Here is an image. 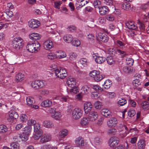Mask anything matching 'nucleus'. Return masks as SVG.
Instances as JSON below:
<instances>
[{
	"label": "nucleus",
	"mask_w": 149,
	"mask_h": 149,
	"mask_svg": "<svg viewBox=\"0 0 149 149\" xmlns=\"http://www.w3.org/2000/svg\"><path fill=\"white\" fill-rule=\"evenodd\" d=\"M40 45L37 41H34V42H29L26 46L27 49L31 53L37 52L40 49Z\"/></svg>",
	"instance_id": "f257e3e1"
},
{
	"label": "nucleus",
	"mask_w": 149,
	"mask_h": 149,
	"mask_svg": "<svg viewBox=\"0 0 149 149\" xmlns=\"http://www.w3.org/2000/svg\"><path fill=\"white\" fill-rule=\"evenodd\" d=\"M53 70L55 75L58 78L63 79L67 76V72L66 69L62 68H54Z\"/></svg>",
	"instance_id": "f03ea898"
},
{
	"label": "nucleus",
	"mask_w": 149,
	"mask_h": 149,
	"mask_svg": "<svg viewBox=\"0 0 149 149\" xmlns=\"http://www.w3.org/2000/svg\"><path fill=\"white\" fill-rule=\"evenodd\" d=\"M23 39L20 37L14 38L12 40V45L13 48L18 50L22 47L23 43Z\"/></svg>",
	"instance_id": "7ed1b4c3"
},
{
	"label": "nucleus",
	"mask_w": 149,
	"mask_h": 149,
	"mask_svg": "<svg viewBox=\"0 0 149 149\" xmlns=\"http://www.w3.org/2000/svg\"><path fill=\"white\" fill-rule=\"evenodd\" d=\"M89 76L93 78L95 81L98 82L101 80L104 77L100 74V72L96 70L91 71L89 73Z\"/></svg>",
	"instance_id": "20e7f679"
},
{
	"label": "nucleus",
	"mask_w": 149,
	"mask_h": 149,
	"mask_svg": "<svg viewBox=\"0 0 149 149\" xmlns=\"http://www.w3.org/2000/svg\"><path fill=\"white\" fill-rule=\"evenodd\" d=\"M45 85V81L43 80H36L31 83L32 87L35 89L41 88Z\"/></svg>",
	"instance_id": "39448f33"
},
{
	"label": "nucleus",
	"mask_w": 149,
	"mask_h": 149,
	"mask_svg": "<svg viewBox=\"0 0 149 149\" xmlns=\"http://www.w3.org/2000/svg\"><path fill=\"white\" fill-rule=\"evenodd\" d=\"M118 129L120 132L119 135L122 138L125 137L128 134V128L124 125H120Z\"/></svg>",
	"instance_id": "423d86ee"
},
{
	"label": "nucleus",
	"mask_w": 149,
	"mask_h": 149,
	"mask_svg": "<svg viewBox=\"0 0 149 149\" xmlns=\"http://www.w3.org/2000/svg\"><path fill=\"white\" fill-rule=\"evenodd\" d=\"M83 111L80 108H75L72 111V117L75 120L80 118L82 116Z\"/></svg>",
	"instance_id": "0eeeda50"
},
{
	"label": "nucleus",
	"mask_w": 149,
	"mask_h": 149,
	"mask_svg": "<svg viewBox=\"0 0 149 149\" xmlns=\"http://www.w3.org/2000/svg\"><path fill=\"white\" fill-rule=\"evenodd\" d=\"M93 56L95 59V61L97 63L102 64L105 61V58L103 56H99L97 53L94 54Z\"/></svg>",
	"instance_id": "6e6552de"
},
{
	"label": "nucleus",
	"mask_w": 149,
	"mask_h": 149,
	"mask_svg": "<svg viewBox=\"0 0 149 149\" xmlns=\"http://www.w3.org/2000/svg\"><path fill=\"white\" fill-rule=\"evenodd\" d=\"M56 100H59L62 102H69L72 100V98L69 97L68 96H57L55 97Z\"/></svg>",
	"instance_id": "1a4fd4ad"
},
{
	"label": "nucleus",
	"mask_w": 149,
	"mask_h": 149,
	"mask_svg": "<svg viewBox=\"0 0 149 149\" xmlns=\"http://www.w3.org/2000/svg\"><path fill=\"white\" fill-rule=\"evenodd\" d=\"M28 24L29 27L32 29L36 28L40 25L39 21L35 19L30 20Z\"/></svg>",
	"instance_id": "9d476101"
},
{
	"label": "nucleus",
	"mask_w": 149,
	"mask_h": 149,
	"mask_svg": "<svg viewBox=\"0 0 149 149\" xmlns=\"http://www.w3.org/2000/svg\"><path fill=\"white\" fill-rule=\"evenodd\" d=\"M88 116L91 121L93 122L97 119L98 115L97 111H92L89 112Z\"/></svg>",
	"instance_id": "9b49d317"
},
{
	"label": "nucleus",
	"mask_w": 149,
	"mask_h": 149,
	"mask_svg": "<svg viewBox=\"0 0 149 149\" xmlns=\"http://www.w3.org/2000/svg\"><path fill=\"white\" fill-rule=\"evenodd\" d=\"M54 45L53 42L48 40L45 41L43 43V47L47 50H49L54 47Z\"/></svg>",
	"instance_id": "f8f14e48"
},
{
	"label": "nucleus",
	"mask_w": 149,
	"mask_h": 149,
	"mask_svg": "<svg viewBox=\"0 0 149 149\" xmlns=\"http://www.w3.org/2000/svg\"><path fill=\"white\" fill-rule=\"evenodd\" d=\"M118 123V121L116 118L112 117L110 118L107 122V125L109 127H115Z\"/></svg>",
	"instance_id": "ddd939ff"
},
{
	"label": "nucleus",
	"mask_w": 149,
	"mask_h": 149,
	"mask_svg": "<svg viewBox=\"0 0 149 149\" xmlns=\"http://www.w3.org/2000/svg\"><path fill=\"white\" fill-rule=\"evenodd\" d=\"M119 142L118 138L116 137L111 138L109 141V145L111 147H114L117 145Z\"/></svg>",
	"instance_id": "4468645a"
},
{
	"label": "nucleus",
	"mask_w": 149,
	"mask_h": 149,
	"mask_svg": "<svg viewBox=\"0 0 149 149\" xmlns=\"http://www.w3.org/2000/svg\"><path fill=\"white\" fill-rule=\"evenodd\" d=\"M93 105L90 102H86L84 104V108L86 113H88L92 110Z\"/></svg>",
	"instance_id": "2eb2a0df"
},
{
	"label": "nucleus",
	"mask_w": 149,
	"mask_h": 149,
	"mask_svg": "<svg viewBox=\"0 0 149 149\" xmlns=\"http://www.w3.org/2000/svg\"><path fill=\"white\" fill-rule=\"evenodd\" d=\"M102 115L106 118L110 117L112 116V113L109 109L107 108H103L101 111Z\"/></svg>",
	"instance_id": "dca6fc26"
},
{
	"label": "nucleus",
	"mask_w": 149,
	"mask_h": 149,
	"mask_svg": "<svg viewBox=\"0 0 149 149\" xmlns=\"http://www.w3.org/2000/svg\"><path fill=\"white\" fill-rule=\"evenodd\" d=\"M51 139V136L49 134H44L41 138L40 141L42 143L47 142Z\"/></svg>",
	"instance_id": "f3484780"
},
{
	"label": "nucleus",
	"mask_w": 149,
	"mask_h": 149,
	"mask_svg": "<svg viewBox=\"0 0 149 149\" xmlns=\"http://www.w3.org/2000/svg\"><path fill=\"white\" fill-rule=\"evenodd\" d=\"M29 37L30 39L33 41H36L40 39L41 36L38 33H33L29 34Z\"/></svg>",
	"instance_id": "a211bd4d"
},
{
	"label": "nucleus",
	"mask_w": 149,
	"mask_h": 149,
	"mask_svg": "<svg viewBox=\"0 0 149 149\" xmlns=\"http://www.w3.org/2000/svg\"><path fill=\"white\" fill-rule=\"evenodd\" d=\"M97 38L99 40L105 42H107L108 40L107 35L104 33L98 34Z\"/></svg>",
	"instance_id": "6ab92c4d"
},
{
	"label": "nucleus",
	"mask_w": 149,
	"mask_h": 149,
	"mask_svg": "<svg viewBox=\"0 0 149 149\" xmlns=\"http://www.w3.org/2000/svg\"><path fill=\"white\" fill-rule=\"evenodd\" d=\"M42 125L44 127L48 128H51L54 127V125L53 122L48 120L44 121L42 123Z\"/></svg>",
	"instance_id": "aec40b11"
},
{
	"label": "nucleus",
	"mask_w": 149,
	"mask_h": 149,
	"mask_svg": "<svg viewBox=\"0 0 149 149\" xmlns=\"http://www.w3.org/2000/svg\"><path fill=\"white\" fill-rule=\"evenodd\" d=\"M125 25L129 29L137 30V27L133 21L126 22Z\"/></svg>",
	"instance_id": "412c9836"
},
{
	"label": "nucleus",
	"mask_w": 149,
	"mask_h": 149,
	"mask_svg": "<svg viewBox=\"0 0 149 149\" xmlns=\"http://www.w3.org/2000/svg\"><path fill=\"white\" fill-rule=\"evenodd\" d=\"M67 83L68 86L70 87H74L75 86V80L72 77H69L67 80Z\"/></svg>",
	"instance_id": "4be33fe9"
},
{
	"label": "nucleus",
	"mask_w": 149,
	"mask_h": 149,
	"mask_svg": "<svg viewBox=\"0 0 149 149\" xmlns=\"http://www.w3.org/2000/svg\"><path fill=\"white\" fill-rule=\"evenodd\" d=\"M81 92L83 95H86L91 92V89L87 85L83 86L81 88Z\"/></svg>",
	"instance_id": "5701e85b"
},
{
	"label": "nucleus",
	"mask_w": 149,
	"mask_h": 149,
	"mask_svg": "<svg viewBox=\"0 0 149 149\" xmlns=\"http://www.w3.org/2000/svg\"><path fill=\"white\" fill-rule=\"evenodd\" d=\"M99 9L100 14L102 15H106L109 11L108 7L106 6H101L99 8Z\"/></svg>",
	"instance_id": "b1692460"
},
{
	"label": "nucleus",
	"mask_w": 149,
	"mask_h": 149,
	"mask_svg": "<svg viewBox=\"0 0 149 149\" xmlns=\"http://www.w3.org/2000/svg\"><path fill=\"white\" fill-rule=\"evenodd\" d=\"M76 144L78 146H82L84 145V141L83 139L81 137L77 138L75 141Z\"/></svg>",
	"instance_id": "393cba45"
},
{
	"label": "nucleus",
	"mask_w": 149,
	"mask_h": 149,
	"mask_svg": "<svg viewBox=\"0 0 149 149\" xmlns=\"http://www.w3.org/2000/svg\"><path fill=\"white\" fill-rule=\"evenodd\" d=\"M52 101L49 100H46L42 102L40 105L45 107H50L52 105Z\"/></svg>",
	"instance_id": "a878e982"
},
{
	"label": "nucleus",
	"mask_w": 149,
	"mask_h": 149,
	"mask_svg": "<svg viewBox=\"0 0 149 149\" xmlns=\"http://www.w3.org/2000/svg\"><path fill=\"white\" fill-rule=\"evenodd\" d=\"M51 117L55 119L56 120H59L62 116V115L60 112L56 111L53 115H51Z\"/></svg>",
	"instance_id": "bb28decb"
},
{
	"label": "nucleus",
	"mask_w": 149,
	"mask_h": 149,
	"mask_svg": "<svg viewBox=\"0 0 149 149\" xmlns=\"http://www.w3.org/2000/svg\"><path fill=\"white\" fill-rule=\"evenodd\" d=\"M90 121L91 120L89 118L84 117L81 119L80 123L82 126H86L88 124Z\"/></svg>",
	"instance_id": "cd10ccee"
},
{
	"label": "nucleus",
	"mask_w": 149,
	"mask_h": 149,
	"mask_svg": "<svg viewBox=\"0 0 149 149\" xmlns=\"http://www.w3.org/2000/svg\"><path fill=\"white\" fill-rule=\"evenodd\" d=\"M56 54H57V58L61 59L64 58L66 56L65 53L62 51H57L56 52Z\"/></svg>",
	"instance_id": "c85d7f7f"
},
{
	"label": "nucleus",
	"mask_w": 149,
	"mask_h": 149,
	"mask_svg": "<svg viewBox=\"0 0 149 149\" xmlns=\"http://www.w3.org/2000/svg\"><path fill=\"white\" fill-rule=\"evenodd\" d=\"M137 146L139 149H144L145 147V141L143 139L139 140L137 143Z\"/></svg>",
	"instance_id": "c756f323"
},
{
	"label": "nucleus",
	"mask_w": 149,
	"mask_h": 149,
	"mask_svg": "<svg viewBox=\"0 0 149 149\" xmlns=\"http://www.w3.org/2000/svg\"><path fill=\"white\" fill-rule=\"evenodd\" d=\"M141 105L143 110L146 111L149 110V103L147 101H145L143 102Z\"/></svg>",
	"instance_id": "7c9ffc66"
},
{
	"label": "nucleus",
	"mask_w": 149,
	"mask_h": 149,
	"mask_svg": "<svg viewBox=\"0 0 149 149\" xmlns=\"http://www.w3.org/2000/svg\"><path fill=\"white\" fill-rule=\"evenodd\" d=\"M85 0H78L76 3V6L77 8H81L85 5Z\"/></svg>",
	"instance_id": "2f4dec72"
},
{
	"label": "nucleus",
	"mask_w": 149,
	"mask_h": 149,
	"mask_svg": "<svg viewBox=\"0 0 149 149\" xmlns=\"http://www.w3.org/2000/svg\"><path fill=\"white\" fill-rule=\"evenodd\" d=\"M127 103L126 100L124 98H121L117 102V104L118 107H121Z\"/></svg>",
	"instance_id": "473e14b6"
},
{
	"label": "nucleus",
	"mask_w": 149,
	"mask_h": 149,
	"mask_svg": "<svg viewBox=\"0 0 149 149\" xmlns=\"http://www.w3.org/2000/svg\"><path fill=\"white\" fill-rule=\"evenodd\" d=\"M8 116L10 117H14L15 120L19 117V115L17 113L14 111H9L8 113Z\"/></svg>",
	"instance_id": "72a5a7b5"
},
{
	"label": "nucleus",
	"mask_w": 149,
	"mask_h": 149,
	"mask_svg": "<svg viewBox=\"0 0 149 149\" xmlns=\"http://www.w3.org/2000/svg\"><path fill=\"white\" fill-rule=\"evenodd\" d=\"M24 77V75L21 73H18L16 74L15 79L17 82L21 81L23 79Z\"/></svg>",
	"instance_id": "f704fd0d"
},
{
	"label": "nucleus",
	"mask_w": 149,
	"mask_h": 149,
	"mask_svg": "<svg viewBox=\"0 0 149 149\" xmlns=\"http://www.w3.org/2000/svg\"><path fill=\"white\" fill-rule=\"evenodd\" d=\"M73 37L71 35H65L64 37V40L66 42L69 43L72 40Z\"/></svg>",
	"instance_id": "c9c22d12"
},
{
	"label": "nucleus",
	"mask_w": 149,
	"mask_h": 149,
	"mask_svg": "<svg viewBox=\"0 0 149 149\" xmlns=\"http://www.w3.org/2000/svg\"><path fill=\"white\" fill-rule=\"evenodd\" d=\"M47 58L49 60H54L57 58V54L53 53H50L47 55Z\"/></svg>",
	"instance_id": "e433bc0d"
},
{
	"label": "nucleus",
	"mask_w": 149,
	"mask_h": 149,
	"mask_svg": "<svg viewBox=\"0 0 149 149\" xmlns=\"http://www.w3.org/2000/svg\"><path fill=\"white\" fill-rule=\"evenodd\" d=\"M33 135V138L35 140L38 139L42 134V130H39L37 132H34Z\"/></svg>",
	"instance_id": "4c0bfd02"
},
{
	"label": "nucleus",
	"mask_w": 149,
	"mask_h": 149,
	"mask_svg": "<svg viewBox=\"0 0 149 149\" xmlns=\"http://www.w3.org/2000/svg\"><path fill=\"white\" fill-rule=\"evenodd\" d=\"M26 103L27 105L30 106L35 102L34 99L31 97H28L26 98Z\"/></svg>",
	"instance_id": "58836bf2"
},
{
	"label": "nucleus",
	"mask_w": 149,
	"mask_h": 149,
	"mask_svg": "<svg viewBox=\"0 0 149 149\" xmlns=\"http://www.w3.org/2000/svg\"><path fill=\"white\" fill-rule=\"evenodd\" d=\"M8 131L7 127L4 125H0V133H6Z\"/></svg>",
	"instance_id": "ea45409f"
},
{
	"label": "nucleus",
	"mask_w": 149,
	"mask_h": 149,
	"mask_svg": "<svg viewBox=\"0 0 149 149\" xmlns=\"http://www.w3.org/2000/svg\"><path fill=\"white\" fill-rule=\"evenodd\" d=\"M68 134V131L66 129H64L59 132V135L60 137L63 138L67 135Z\"/></svg>",
	"instance_id": "a19ab883"
},
{
	"label": "nucleus",
	"mask_w": 149,
	"mask_h": 149,
	"mask_svg": "<svg viewBox=\"0 0 149 149\" xmlns=\"http://www.w3.org/2000/svg\"><path fill=\"white\" fill-rule=\"evenodd\" d=\"M31 128L30 126H26L23 129V133L27 135H29V134L31 132Z\"/></svg>",
	"instance_id": "79ce46f5"
},
{
	"label": "nucleus",
	"mask_w": 149,
	"mask_h": 149,
	"mask_svg": "<svg viewBox=\"0 0 149 149\" xmlns=\"http://www.w3.org/2000/svg\"><path fill=\"white\" fill-rule=\"evenodd\" d=\"M19 120L23 123H26L28 120V117L25 114H22L19 116Z\"/></svg>",
	"instance_id": "37998d69"
},
{
	"label": "nucleus",
	"mask_w": 149,
	"mask_h": 149,
	"mask_svg": "<svg viewBox=\"0 0 149 149\" xmlns=\"http://www.w3.org/2000/svg\"><path fill=\"white\" fill-rule=\"evenodd\" d=\"M112 84L111 81L109 80H107L104 82L103 86L105 89H108L111 86Z\"/></svg>",
	"instance_id": "c03bdc74"
},
{
	"label": "nucleus",
	"mask_w": 149,
	"mask_h": 149,
	"mask_svg": "<svg viewBox=\"0 0 149 149\" xmlns=\"http://www.w3.org/2000/svg\"><path fill=\"white\" fill-rule=\"evenodd\" d=\"M70 91V93H72L74 94H76L79 93V87L76 86H74V87H71Z\"/></svg>",
	"instance_id": "a18cd8bd"
},
{
	"label": "nucleus",
	"mask_w": 149,
	"mask_h": 149,
	"mask_svg": "<svg viewBox=\"0 0 149 149\" xmlns=\"http://www.w3.org/2000/svg\"><path fill=\"white\" fill-rule=\"evenodd\" d=\"M79 62L84 67L86 66L88 63L87 59L84 58H81L80 59Z\"/></svg>",
	"instance_id": "49530a36"
},
{
	"label": "nucleus",
	"mask_w": 149,
	"mask_h": 149,
	"mask_svg": "<svg viewBox=\"0 0 149 149\" xmlns=\"http://www.w3.org/2000/svg\"><path fill=\"white\" fill-rule=\"evenodd\" d=\"M92 88L94 90L99 92H102L103 91V88L98 85H92Z\"/></svg>",
	"instance_id": "de8ad7c7"
},
{
	"label": "nucleus",
	"mask_w": 149,
	"mask_h": 149,
	"mask_svg": "<svg viewBox=\"0 0 149 149\" xmlns=\"http://www.w3.org/2000/svg\"><path fill=\"white\" fill-rule=\"evenodd\" d=\"M130 7V4L129 3L125 2L121 5V8L125 10L129 9Z\"/></svg>",
	"instance_id": "09e8293b"
},
{
	"label": "nucleus",
	"mask_w": 149,
	"mask_h": 149,
	"mask_svg": "<svg viewBox=\"0 0 149 149\" xmlns=\"http://www.w3.org/2000/svg\"><path fill=\"white\" fill-rule=\"evenodd\" d=\"M117 46L120 49H123L125 48V44L120 40H118L116 41Z\"/></svg>",
	"instance_id": "8fccbe9b"
},
{
	"label": "nucleus",
	"mask_w": 149,
	"mask_h": 149,
	"mask_svg": "<svg viewBox=\"0 0 149 149\" xmlns=\"http://www.w3.org/2000/svg\"><path fill=\"white\" fill-rule=\"evenodd\" d=\"M93 141L96 145H98L102 143V139L100 137H96L94 138Z\"/></svg>",
	"instance_id": "3c124183"
},
{
	"label": "nucleus",
	"mask_w": 149,
	"mask_h": 149,
	"mask_svg": "<svg viewBox=\"0 0 149 149\" xmlns=\"http://www.w3.org/2000/svg\"><path fill=\"white\" fill-rule=\"evenodd\" d=\"M41 126L40 124L38 123H37L34 125V132H37L39 130H40Z\"/></svg>",
	"instance_id": "603ef678"
},
{
	"label": "nucleus",
	"mask_w": 149,
	"mask_h": 149,
	"mask_svg": "<svg viewBox=\"0 0 149 149\" xmlns=\"http://www.w3.org/2000/svg\"><path fill=\"white\" fill-rule=\"evenodd\" d=\"M29 135L23 133L22 135H20L19 137L22 141H25L28 140Z\"/></svg>",
	"instance_id": "864d4df0"
},
{
	"label": "nucleus",
	"mask_w": 149,
	"mask_h": 149,
	"mask_svg": "<svg viewBox=\"0 0 149 149\" xmlns=\"http://www.w3.org/2000/svg\"><path fill=\"white\" fill-rule=\"evenodd\" d=\"M101 2L98 0H96L94 1L93 5V6L95 8H99L100 7V6H101Z\"/></svg>",
	"instance_id": "5fc2aeb1"
},
{
	"label": "nucleus",
	"mask_w": 149,
	"mask_h": 149,
	"mask_svg": "<svg viewBox=\"0 0 149 149\" xmlns=\"http://www.w3.org/2000/svg\"><path fill=\"white\" fill-rule=\"evenodd\" d=\"M81 42L78 39L74 40L72 42V44L75 47H77L80 45Z\"/></svg>",
	"instance_id": "6e6d98bb"
},
{
	"label": "nucleus",
	"mask_w": 149,
	"mask_h": 149,
	"mask_svg": "<svg viewBox=\"0 0 149 149\" xmlns=\"http://www.w3.org/2000/svg\"><path fill=\"white\" fill-rule=\"evenodd\" d=\"M77 54L74 53H71L70 54L69 58L71 61H73L76 59Z\"/></svg>",
	"instance_id": "4d7b16f0"
},
{
	"label": "nucleus",
	"mask_w": 149,
	"mask_h": 149,
	"mask_svg": "<svg viewBox=\"0 0 149 149\" xmlns=\"http://www.w3.org/2000/svg\"><path fill=\"white\" fill-rule=\"evenodd\" d=\"M95 108L97 109H100L101 107V104L99 101H96L95 102L94 104Z\"/></svg>",
	"instance_id": "13d9d810"
},
{
	"label": "nucleus",
	"mask_w": 149,
	"mask_h": 149,
	"mask_svg": "<svg viewBox=\"0 0 149 149\" xmlns=\"http://www.w3.org/2000/svg\"><path fill=\"white\" fill-rule=\"evenodd\" d=\"M8 67L6 68V70L9 73H11L13 72V68L12 65H8Z\"/></svg>",
	"instance_id": "bf43d9fd"
},
{
	"label": "nucleus",
	"mask_w": 149,
	"mask_h": 149,
	"mask_svg": "<svg viewBox=\"0 0 149 149\" xmlns=\"http://www.w3.org/2000/svg\"><path fill=\"white\" fill-rule=\"evenodd\" d=\"M107 63L110 65H113L115 63V61L113 60L111 56L110 57H107Z\"/></svg>",
	"instance_id": "052dcab7"
},
{
	"label": "nucleus",
	"mask_w": 149,
	"mask_h": 149,
	"mask_svg": "<svg viewBox=\"0 0 149 149\" xmlns=\"http://www.w3.org/2000/svg\"><path fill=\"white\" fill-rule=\"evenodd\" d=\"M117 52L119 55H120L122 56H125L127 55V54L125 52L121 50L120 49H117Z\"/></svg>",
	"instance_id": "680f3d73"
},
{
	"label": "nucleus",
	"mask_w": 149,
	"mask_h": 149,
	"mask_svg": "<svg viewBox=\"0 0 149 149\" xmlns=\"http://www.w3.org/2000/svg\"><path fill=\"white\" fill-rule=\"evenodd\" d=\"M123 71L125 73H128L132 72L131 68L127 66L124 67L123 68Z\"/></svg>",
	"instance_id": "e2e57ef3"
},
{
	"label": "nucleus",
	"mask_w": 149,
	"mask_h": 149,
	"mask_svg": "<svg viewBox=\"0 0 149 149\" xmlns=\"http://www.w3.org/2000/svg\"><path fill=\"white\" fill-rule=\"evenodd\" d=\"M126 63L127 65H132L134 63V60L133 59L130 58H127L126 60Z\"/></svg>",
	"instance_id": "0e129e2a"
},
{
	"label": "nucleus",
	"mask_w": 149,
	"mask_h": 149,
	"mask_svg": "<svg viewBox=\"0 0 149 149\" xmlns=\"http://www.w3.org/2000/svg\"><path fill=\"white\" fill-rule=\"evenodd\" d=\"M138 24L139 25V27L141 30H144L145 29V25L143 22L139 20L138 21Z\"/></svg>",
	"instance_id": "69168bd1"
},
{
	"label": "nucleus",
	"mask_w": 149,
	"mask_h": 149,
	"mask_svg": "<svg viewBox=\"0 0 149 149\" xmlns=\"http://www.w3.org/2000/svg\"><path fill=\"white\" fill-rule=\"evenodd\" d=\"M104 2L106 5L110 6H111L113 4V2L112 0H104Z\"/></svg>",
	"instance_id": "338daca9"
},
{
	"label": "nucleus",
	"mask_w": 149,
	"mask_h": 149,
	"mask_svg": "<svg viewBox=\"0 0 149 149\" xmlns=\"http://www.w3.org/2000/svg\"><path fill=\"white\" fill-rule=\"evenodd\" d=\"M106 18L108 20L112 21L114 20V17L113 15L109 14L106 16Z\"/></svg>",
	"instance_id": "774afa93"
}]
</instances>
